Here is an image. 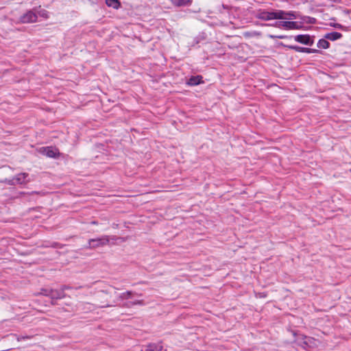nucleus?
<instances>
[{
	"label": "nucleus",
	"mask_w": 351,
	"mask_h": 351,
	"mask_svg": "<svg viewBox=\"0 0 351 351\" xmlns=\"http://www.w3.org/2000/svg\"><path fill=\"white\" fill-rule=\"evenodd\" d=\"M110 293L114 294V299L112 300V302L111 304H107L106 305H101V308L108 307V306H114L118 305L119 302L120 301L124 300H128L132 298L133 293L132 291H126L120 294H118L117 291L113 289L112 291H110Z\"/></svg>",
	"instance_id": "obj_1"
},
{
	"label": "nucleus",
	"mask_w": 351,
	"mask_h": 351,
	"mask_svg": "<svg viewBox=\"0 0 351 351\" xmlns=\"http://www.w3.org/2000/svg\"><path fill=\"white\" fill-rule=\"evenodd\" d=\"M279 13V10L271 12L260 10L257 12L256 17L263 21L279 19L281 17Z\"/></svg>",
	"instance_id": "obj_2"
},
{
	"label": "nucleus",
	"mask_w": 351,
	"mask_h": 351,
	"mask_svg": "<svg viewBox=\"0 0 351 351\" xmlns=\"http://www.w3.org/2000/svg\"><path fill=\"white\" fill-rule=\"evenodd\" d=\"M109 242V238L108 236L104 235L101 237H98L96 239H91L88 241V248L93 249L99 247H102Z\"/></svg>",
	"instance_id": "obj_3"
},
{
	"label": "nucleus",
	"mask_w": 351,
	"mask_h": 351,
	"mask_svg": "<svg viewBox=\"0 0 351 351\" xmlns=\"http://www.w3.org/2000/svg\"><path fill=\"white\" fill-rule=\"evenodd\" d=\"M275 26L285 29H298L301 27L298 22L289 21L276 22Z\"/></svg>",
	"instance_id": "obj_4"
},
{
	"label": "nucleus",
	"mask_w": 351,
	"mask_h": 351,
	"mask_svg": "<svg viewBox=\"0 0 351 351\" xmlns=\"http://www.w3.org/2000/svg\"><path fill=\"white\" fill-rule=\"evenodd\" d=\"M294 40L303 45L312 46L314 43V39L313 36L308 34H299L294 37Z\"/></svg>",
	"instance_id": "obj_5"
},
{
	"label": "nucleus",
	"mask_w": 351,
	"mask_h": 351,
	"mask_svg": "<svg viewBox=\"0 0 351 351\" xmlns=\"http://www.w3.org/2000/svg\"><path fill=\"white\" fill-rule=\"evenodd\" d=\"M37 14L33 10L27 11L21 16L20 20L23 23H34L37 20Z\"/></svg>",
	"instance_id": "obj_6"
},
{
	"label": "nucleus",
	"mask_w": 351,
	"mask_h": 351,
	"mask_svg": "<svg viewBox=\"0 0 351 351\" xmlns=\"http://www.w3.org/2000/svg\"><path fill=\"white\" fill-rule=\"evenodd\" d=\"M279 12H280L279 13V14L281 16V17H279V19L292 20L300 18L299 13L295 11L286 12L284 10H279Z\"/></svg>",
	"instance_id": "obj_7"
},
{
	"label": "nucleus",
	"mask_w": 351,
	"mask_h": 351,
	"mask_svg": "<svg viewBox=\"0 0 351 351\" xmlns=\"http://www.w3.org/2000/svg\"><path fill=\"white\" fill-rule=\"evenodd\" d=\"M40 152L50 158H56L59 154L58 149L53 147H41Z\"/></svg>",
	"instance_id": "obj_8"
},
{
	"label": "nucleus",
	"mask_w": 351,
	"mask_h": 351,
	"mask_svg": "<svg viewBox=\"0 0 351 351\" xmlns=\"http://www.w3.org/2000/svg\"><path fill=\"white\" fill-rule=\"evenodd\" d=\"M288 48L300 53H313L318 52V50L311 48L303 47L297 45H290Z\"/></svg>",
	"instance_id": "obj_9"
},
{
	"label": "nucleus",
	"mask_w": 351,
	"mask_h": 351,
	"mask_svg": "<svg viewBox=\"0 0 351 351\" xmlns=\"http://www.w3.org/2000/svg\"><path fill=\"white\" fill-rule=\"evenodd\" d=\"M28 175L25 173H19L12 179V184H22L26 182Z\"/></svg>",
	"instance_id": "obj_10"
},
{
	"label": "nucleus",
	"mask_w": 351,
	"mask_h": 351,
	"mask_svg": "<svg viewBox=\"0 0 351 351\" xmlns=\"http://www.w3.org/2000/svg\"><path fill=\"white\" fill-rule=\"evenodd\" d=\"M64 297V292L63 289H51L50 296L51 299H60Z\"/></svg>",
	"instance_id": "obj_11"
},
{
	"label": "nucleus",
	"mask_w": 351,
	"mask_h": 351,
	"mask_svg": "<svg viewBox=\"0 0 351 351\" xmlns=\"http://www.w3.org/2000/svg\"><path fill=\"white\" fill-rule=\"evenodd\" d=\"M341 37H342V34L337 32H332L327 33L324 36V38L326 39H328L332 41L337 40L341 38Z\"/></svg>",
	"instance_id": "obj_12"
},
{
	"label": "nucleus",
	"mask_w": 351,
	"mask_h": 351,
	"mask_svg": "<svg viewBox=\"0 0 351 351\" xmlns=\"http://www.w3.org/2000/svg\"><path fill=\"white\" fill-rule=\"evenodd\" d=\"M202 77L200 75L192 76L189 79L187 84L190 86H196L202 82Z\"/></svg>",
	"instance_id": "obj_13"
},
{
	"label": "nucleus",
	"mask_w": 351,
	"mask_h": 351,
	"mask_svg": "<svg viewBox=\"0 0 351 351\" xmlns=\"http://www.w3.org/2000/svg\"><path fill=\"white\" fill-rule=\"evenodd\" d=\"M106 3L108 7L114 9H118L121 5L119 0H106Z\"/></svg>",
	"instance_id": "obj_14"
},
{
	"label": "nucleus",
	"mask_w": 351,
	"mask_h": 351,
	"mask_svg": "<svg viewBox=\"0 0 351 351\" xmlns=\"http://www.w3.org/2000/svg\"><path fill=\"white\" fill-rule=\"evenodd\" d=\"M317 47L320 49H328L330 46V43L326 40V38L319 39L317 42Z\"/></svg>",
	"instance_id": "obj_15"
},
{
	"label": "nucleus",
	"mask_w": 351,
	"mask_h": 351,
	"mask_svg": "<svg viewBox=\"0 0 351 351\" xmlns=\"http://www.w3.org/2000/svg\"><path fill=\"white\" fill-rule=\"evenodd\" d=\"M136 304L143 305L144 302L141 300H134V301L127 302L124 303L123 304V306H125V307H128V308H130V307H131V306H132L134 305H136Z\"/></svg>",
	"instance_id": "obj_16"
},
{
	"label": "nucleus",
	"mask_w": 351,
	"mask_h": 351,
	"mask_svg": "<svg viewBox=\"0 0 351 351\" xmlns=\"http://www.w3.org/2000/svg\"><path fill=\"white\" fill-rule=\"evenodd\" d=\"M145 351H162V346L159 344H149Z\"/></svg>",
	"instance_id": "obj_17"
},
{
	"label": "nucleus",
	"mask_w": 351,
	"mask_h": 351,
	"mask_svg": "<svg viewBox=\"0 0 351 351\" xmlns=\"http://www.w3.org/2000/svg\"><path fill=\"white\" fill-rule=\"evenodd\" d=\"M171 3L176 6L186 5L190 0H171Z\"/></svg>",
	"instance_id": "obj_18"
},
{
	"label": "nucleus",
	"mask_w": 351,
	"mask_h": 351,
	"mask_svg": "<svg viewBox=\"0 0 351 351\" xmlns=\"http://www.w3.org/2000/svg\"><path fill=\"white\" fill-rule=\"evenodd\" d=\"M51 289H42L40 291V294L45 296H50Z\"/></svg>",
	"instance_id": "obj_19"
},
{
	"label": "nucleus",
	"mask_w": 351,
	"mask_h": 351,
	"mask_svg": "<svg viewBox=\"0 0 351 351\" xmlns=\"http://www.w3.org/2000/svg\"><path fill=\"white\" fill-rule=\"evenodd\" d=\"M39 14H40L41 16L45 17V18H47V17H48L47 12L45 10H41L39 12Z\"/></svg>",
	"instance_id": "obj_20"
},
{
	"label": "nucleus",
	"mask_w": 351,
	"mask_h": 351,
	"mask_svg": "<svg viewBox=\"0 0 351 351\" xmlns=\"http://www.w3.org/2000/svg\"><path fill=\"white\" fill-rule=\"evenodd\" d=\"M30 337L29 336H19L17 337V340L19 341H21V340H24V339H29Z\"/></svg>",
	"instance_id": "obj_21"
},
{
	"label": "nucleus",
	"mask_w": 351,
	"mask_h": 351,
	"mask_svg": "<svg viewBox=\"0 0 351 351\" xmlns=\"http://www.w3.org/2000/svg\"><path fill=\"white\" fill-rule=\"evenodd\" d=\"M332 26L335 28H337V29H342L343 28V25H341V24H339V23H335L334 25H332Z\"/></svg>",
	"instance_id": "obj_22"
},
{
	"label": "nucleus",
	"mask_w": 351,
	"mask_h": 351,
	"mask_svg": "<svg viewBox=\"0 0 351 351\" xmlns=\"http://www.w3.org/2000/svg\"><path fill=\"white\" fill-rule=\"evenodd\" d=\"M310 341H311V338L305 337L304 341V344L307 346Z\"/></svg>",
	"instance_id": "obj_23"
},
{
	"label": "nucleus",
	"mask_w": 351,
	"mask_h": 351,
	"mask_svg": "<svg viewBox=\"0 0 351 351\" xmlns=\"http://www.w3.org/2000/svg\"><path fill=\"white\" fill-rule=\"evenodd\" d=\"M271 38H283L284 36H270Z\"/></svg>",
	"instance_id": "obj_24"
},
{
	"label": "nucleus",
	"mask_w": 351,
	"mask_h": 351,
	"mask_svg": "<svg viewBox=\"0 0 351 351\" xmlns=\"http://www.w3.org/2000/svg\"><path fill=\"white\" fill-rule=\"evenodd\" d=\"M92 223L93 224H97V223L96 221H93Z\"/></svg>",
	"instance_id": "obj_25"
}]
</instances>
